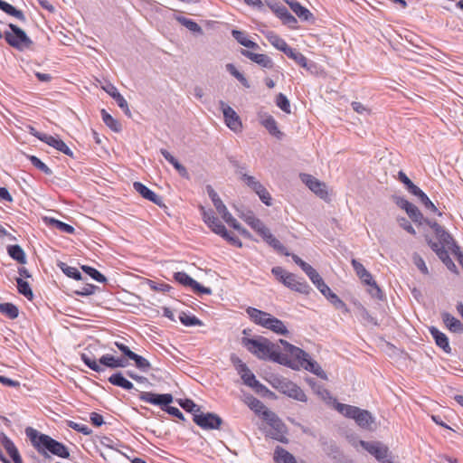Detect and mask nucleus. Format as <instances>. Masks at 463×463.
Masks as SVG:
<instances>
[{"label":"nucleus","instance_id":"nucleus-46","mask_svg":"<svg viewBox=\"0 0 463 463\" xmlns=\"http://www.w3.org/2000/svg\"><path fill=\"white\" fill-rule=\"evenodd\" d=\"M0 312L10 319L16 318L19 314L17 307L12 303H0Z\"/></svg>","mask_w":463,"mask_h":463},{"label":"nucleus","instance_id":"nucleus-33","mask_svg":"<svg viewBox=\"0 0 463 463\" xmlns=\"http://www.w3.org/2000/svg\"><path fill=\"white\" fill-rule=\"evenodd\" d=\"M291 10L303 21H310L314 19L313 14L308 9L300 5V3L292 1H287Z\"/></svg>","mask_w":463,"mask_h":463},{"label":"nucleus","instance_id":"nucleus-18","mask_svg":"<svg viewBox=\"0 0 463 463\" xmlns=\"http://www.w3.org/2000/svg\"><path fill=\"white\" fill-rule=\"evenodd\" d=\"M206 193L211 198L214 207L216 208V211L222 215V218L224 221L229 223L232 221V218L230 216V213L227 211L226 206L217 194V193L214 191L212 185L208 184L206 185Z\"/></svg>","mask_w":463,"mask_h":463},{"label":"nucleus","instance_id":"nucleus-41","mask_svg":"<svg viewBox=\"0 0 463 463\" xmlns=\"http://www.w3.org/2000/svg\"><path fill=\"white\" fill-rule=\"evenodd\" d=\"M175 18L178 23L186 27L189 31L200 34L203 33L202 27L194 21L181 15H175Z\"/></svg>","mask_w":463,"mask_h":463},{"label":"nucleus","instance_id":"nucleus-42","mask_svg":"<svg viewBox=\"0 0 463 463\" xmlns=\"http://www.w3.org/2000/svg\"><path fill=\"white\" fill-rule=\"evenodd\" d=\"M44 220H45L46 223L55 227L56 229H58L59 231H61L62 232H65L68 234H72L75 231V229L71 225L62 222L54 218L45 217Z\"/></svg>","mask_w":463,"mask_h":463},{"label":"nucleus","instance_id":"nucleus-54","mask_svg":"<svg viewBox=\"0 0 463 463\" xmlns=\"http://www.w3.org/2000/svg\"><path fill=\"white\" fill-rule=\"evenodd\" d=\"M82 270L98 282H105L106 277L96 269L90 266H82Z\"/></svg>","mask_w":463,"mask_h":463},{"label":"nucleus","instance_id":"nucleus-44","mask_svg":"<svg viewBox=\"0 0 463 463\" xmlns=\"http://www.w3.org/2000/svg\"><path fill=\"white\" fill-rule=\"evenodd\" d=\"M285 54L288 58L293 59L301 67L307 68V60L301 52L289 47V49H287V52H285Z\"/></svg>","mask_w":463,"mask_h":463},{"label":"nucleus","instance_id":"nucleus-55","mask_svg":"<svg viewBox=\"0 0 463 463\" xmlns=\"http://www.w3.org/2000/svg\"><path fill=\"white\" fill-rule=\"evenodd\" d=\"M276 105L285 113L289 114L291 112L290 110V103L288 98L282 94L279 93L276 98Z\"/></svg>","mask_w":463,"mask_h":463},{"label":"nucleus","instance_id":"nucleus-11","mask_svg":"<svg viewBox=\"0 0 463 463\" xmlns=\"http://www.w3.org/2000/svg\"><path fill=\"white\" fill-rule=\"evenodd\" d=\"M254 231L267 244L272 247L279 253L289 256V252L287 250L286 247L271 233L270 230L263 223V222Z\"/></svg>","mask_w":463,"mask_h":463},{"label":"nucleus","instance_id":"nucleus-60","mask_svg":"<svg viewBox=\"0 0 463 463\" xmlns=\"http://www.w3.org/2000/svg\"><path fill=\"white\" fill-rule=\"evenodd\" d=\"M220 106L224 116L225 124L232 129V108L223 101H220Z\"/></svg>","mask_w":463,"mask_h":463},{"label":"nucleus","instance_id":"nucleus-32","mask_svg":"<svg viewBox=\"0 0 463 463\" xmlns=\"http://www.w3.org/2000/svg\"><path fill=\"white\" fill-rule=\"evenodd\" d=\"M354 420L360 427L364 429H371L372 424L373 423V418L372 414L368 411L362 410L360 408Z\"/></svg>","mask_w":463,"mask_h":463},{"label":"nucleus","instance_id":"nucleus-58","mask_svg":"<svg viewBox=\"0 0 463 463\" xmlns=\"http://www.w3.org/2000/svg\"><path fill=\"white\" fill-rule=\"evenodd\" d=\"M439 258L450 271H457V267L447 250L439 252Z\"/></svg>","mask_w":463,"mask_h":463},{"label":"nucleus","instance_id":"nucleus-28","mask_svg":"<svg viewBox=\"0 0 463 463\" xmlns=\"http://www.w3.org/2000/svg\"><path fill=\"white\" fill-rule=\"evenodd\" d=\"M233 39H235L241 45L248 48L250 51L260 50V45L251 41L248 33L245 32L233 30Z\"/></svg>","mask_w":463,"mask_h":463},{"label":"nucleus","instance_id":"nucleus-31","mask_svg":"<svg viewBox=\"0 0 463 463\" xmlns=\"http://www.w3.org/2000/svg\"><path fill=\"white\" fill-rule=\"evenodd\" d=\"M160 153L165 157V159L175 168L181 176L189 179L190 176L187 169L183 165H181L166 149L161 148Z\"/></svg>","mask_w":463,"mask_h":463},{"label":"nucleus","instance_id":"nucleus-63","mask_svg":"<svg viewBox=\"0 0 463 463\" xmlns=\"http://www.w3.org/2000/svg\"><path fill=\"white\" fill-rule=\"evenodd\" d=\"M179 404L184 410L193 412V414L195 413L197 408H200L192 400L189 399L180 400Z\"/></svg>","mask_w":463,"mask_h":463},{"label":"nucleus","instance_id":"nucleus-26","mask_svg":"<svg viewBox=\"0 0 463 463\" xmlns=\"http://www.w3.org/2000/svg\"><path fill=\"white\" fill-rule=\"evenodd\" d=\"M266 322V326H264L267 329L271 330L272 332L281 335H288V330L285 324L278 319L277 317L270 316V317H268V321Z\"/></svg>","mask_w":463,"mask_h":463},{"label":"nucleus","instance_id":"nucleus-23","mask_svg":"<svg viewBox=\"0 0 463 463\" xmlns=\"http://www.w3.org/2000/svg\"><path fill=\"white\" fill-rule=\"evenodd\" d=\"M303 181L306 183L308 188L319 197L325 198L327 195L326 184L312 175H306L303 177Z\"/></svg>","mask_w":463,"mask_h":463},{"label":"nucleus","instance_id":"nucleus-51","mask_svg":"<svg viewBox=\"0 0 463 463\" xmlns=\"http://www.w3.org/2000/svg\"><path fill=\"white\" fill-rule=\"evenodd\" d=\"M435 234L441 244L449 247L453 243L452 237L443 229L442 226L435 232Z\"/></svg>","mask_w":463,"mask_h":463},{"label":"nucleus","instance_id":"nucleus-43","mask_svg":"<svg viewBox=\"0 0 463 463\" xmlns=\"http://www.w3.org/2000/svg\"><path fill=\"white\" fill-rule=\"evenodd\" d=\"M102 120L114 132L121 131V124L105 109L101 110Z\"/></svg>","mask_w":463,"mask_h":463},{"label":"nucleus","instance_id":"nucleus-4","mask_svg":"<svg viewBox=\"0 0 463 463\" xmlns=\"http://www.w3.org/2000/svg\"><path fill=\"white\" fill-rule=\"evenodd\" d=\"M279 344L280 345V354L286 355L289 362L288 364H281L282 365L288 366L292 369H298L301 367L307 357H308V354L307 352L285 340L280 339Z\"/></svg>","mask_w":463,"mask_h":463},{"label":"nucleus","instance_id":"nucleus-2","mask_svg":"<svg viewBox=\"0 0 463 463\" xmlns=\"http://www.w3.org/2000/svg\"><path fill=\"white\" fill-rule=\"evenodd\" d=\"M25 433L34 449L44 458H50L48 452L62 458L70 457L68 448L49 435L41 433L32 427L26 428Z\"/></svg>","mask_w":463,"mask_h":463},{"label":"nucleus","instance_id":"nucleus-34","mask_svg":"<svg viewBox=\"0 0 463 463\" xmlns=\"http://www.w3.org/2000/svg\"><path fill=\"white\" fill-rule=\"evenodd\" d=\"M260 123L265 127L270 135L279 138L281 137L282 133L278 128L277 122L272 116L266 115L261 117Z\"/></svg>","mask_w":463,"mask_h":463},{"label":"nucleus","instance_id":"nucleus-52","mask_svg":"<svg viewBox=\"0 0 463 463\" xmlns=\"http://www.w3.org/2000/svg\"><path fill=\"white\" fill-rule=\"evenodd\" d=\"M29 160L33 166H35L40 171L43 172L47 175H52V171L43 162H42L35 156H29Z\"/></svg>","mask_w":463,"mask_h":463},{"label":"nucleus","instance_id":"nucleus-17","mask_svg":"<svg viewBox=\"0 0 463 463\" xmlns=\"http://www.w3.org/2000/svg\"><path fill=\"white\" fill-rule=\"evenodd\" d=\"M283 284L292 290L302 294H308L310 287L304 279L298 278L295 274L290 273L284 279Z\"/></svg>","mask_w":463,"mask_h":463},{"label":"nucleus","instance_id":"nucleus-15","mask_svg":"<svg viewBox=\"0 0 463 463\" xmlns=\"http://www.w3.org/2000/svg\"><path fill=\"white\" fill-rule=\"evenodd\" d=\"M142 402L158 406H167L173 402V395L170 393L156 394L150 392H143L139 395Z\"/></svg>","mask_w":463,"mask_h":463},{"label":"nucleus","instance_id":"nucleus-39","mask_svg":"<svg viewBox=\"0 0 463 463\" xmlns=\"http://www.w3.org/2000/svg\"><path fill=\"white\" fill-rule=\"evenodd\" d=\"M274 459L278 463H297L294 456L281 447L275 449Z\"/></svg>","mask_w":463,"mask_h":463},{"label":"nucleus","instance_id":"nucleus-25","mask_svg":"<svg viewBox=\"0 0 463 463\" xmlns=\"http://www.w3.org/2000/svg\"><path fill=\"white\" fill-rule=\"evenodd\" d=\"M430 332L434 338L436 345L439 346L445 353L449 354L451 352V348L449 346L447 335L434 326L430 328Z\"/></svg>","mask_w":463,"mask_h":463},{"label":"nucleus","instance_id":"nucleus-8","mask_svg":"<svg viewBox=\"0 0 463 463\" xmlns=\"http://www.w3.org/2000/svg\"><path fill=\"white\" fill-rule=\"evenodd\" d=\"M361 447L368 453L373 455L380 463H398L395 462L389 448L380 441H360Z\"/></svg>","mask_w":463,"mask_h":463},{"label":"nucleus","instance_id":"nucleus-56","mask_svg":"<svg viewBox=\"0 0 463 463\" xmlns=\"http://www.w3.org/2000/svg\"><path fill=\"white\" fill-rule=\"evenodd\" d=\"M180 321L186 326H201L202 322L194 316L182 313L179 317Z\"/></svg>","mask_w":463,"mask_h":463},{"label":"nucleus","instance_id":"nucleus-10","mask_svg":"<svg viewBox=\"0 0 463 463\" xmlns=\"http://www.w3.org/2000/svg\"><path fill=\"white\" fill-rule=\"evenodd\" d=\"M194 421L202 429L204 430H214L218 429L222 423V419L216 414L201 411L200 408H197L195 413H194Z\"/></svg>","mask_w":463,"mask_h":463},{"label":"nucleus","instance_id":"nucleus-13","mask_svg":"<svg viewBox=\"0 0 463 463\" xmlns=\"http://www.w3.org/2000/svg\"><path fill=\"white\" fill-rule=\"evenodd\" d=\"M33 136L36 137L41 141L46 143L47 145L54 147L58 151L69 156H73V153L71 149L60 138L45 134V133H40L35 132L33 133Z\"/></svg>","mask_w":463,"mask_h":463},{"label":"nucleus","instance_id":"nucleus-27","mask_svg":"<svg viewBox=\"0 0 463 463\" xmlns=\"http://www.w3.org/2000/svg\"><path fill=\"white\" fill-rule=\"evenodd\" d=\"M266 322V326H264L267 329L271 330L272 332L281 335H288V330L285 324L278 319L277 317L270 316V317H268V321Z\"/></svg>","mask_w":463,"mask_h":463},{"label":"nucleus","instance_id":"nucleus-6","mask_svg":"<svg viewBox=\"0 0 463 463\" xmlns=\"http://www.w3.org/2000/svg\"><path fill=\"white\" fill-rule=\"evenodd\" d=\"M8 26L11 31L5 32L4 38L10 46L18 51L30 49L33 46V41L23 29L14 24H9Z\"/></svg>","mask_w":463,"mask_h":463},{"label":"nucleus","instance_id":"nucleus-19","mask_svg":"<svg viewBox=\"0 0 463 463\" xmlns=\"http://www.w3.org/2000/svg\"><path fill=\"white\" fill-rule=\"evenodd\" d=\"M102 89L115 99L118 106L124 111V113L131 117V112L128 108V104L125 98L118 92V89L111 83H108L105 86H102Z\"/></svg>","mask_w":463,"mask_h":463},{"label":"nucleus","instance_id":"nucleus-47","mask_svg":"<svg viewBox=\"0 0 463 463\" xmlns=\"http://www.w3.org/2000/svg\"><path fill=\"white\" fill-rule=\"evenodd\" d=\"M336 410L345 417L354 419V416L357 413L359 408L348 404L337 403Z\"/></svg>","mask_w":463,"mask_h":463},{"label":"nucleus","instance_id":"nucleus-29","mask_svg":"<svg viewBox=\"0 0 463 463\" xmlns=\"http://www.w3.org/2000/svg\"><path fill=\"white\" fill-rule=\"evenodd\" d=\"M247 314L249 315L250 318L257 325H260L261 326H266V322L268 321V317H270V314L261 311L260 309L249 307L246 309Z\"/></svg>","mask_w":463,"mask_h":463},{"label":"nucleus","instance_id":"nucleus-53","mask_svg":"<svg viewBox=\"0 0 463 463\" xmlns=\"http://www.w3.org/2000/svg\"><path fill=\"white\" fill-rule=\"evenodd\" d=\"M269 40L274 47L282 51L284 53L287 52V49H289L288 43L276 34L269 36Z\"/></svg>","mask_w":463,"mask_h":463},{"label":"nucleus","instance_id":"nucleus-48","mask_svg":"<svg viewBox=\"0 0 463 463\" xmlns=\"http://www.w3.org/2000/svg\"><path fill=\"white\" fill-rule=\"evenodd\" d=\"M17 282V289L18 292L24 295L28 299H32L33 297V291L30 288V285L27 281L24 280L22 278L16 279Z\"/></svg>","mask_w":463,"mask_h":463},{"label":"nucleus","instance_id":"nucleus-20","mask_svg":"<svg viewBox=\"0 0 463 463\" xmlns=\"http://www.w3.org/2000/svg\"><path fill=\"white\" fill-rule=\"evenodd\" d=\"M241 53L250 59L251 61L257 63L262 68H273V61L267 54L255 53L252 51L241 49Z\"/></svg>","mask_w":463,"mask_h":463},{"label":"nucleus","instance_id":"nucleus-3","mask_svg":"<svg viewBox=\"0 0 463 463\" xmlns=\"http://www.w3.org/2000/svg\"><path fill=\"white\" fill-rule=\"evenodd\" d=\"M235 173L238 180L241 181L244 186L258 194L259 198L265 205L270 206L272 204L270 194L255 176L244 172L242 168L236 170Z\"/></svg>","mask_w":463,"mask_h":463},{"label":"nucleus","instance_id":"nucleus-64","mask_svg":"<svg viewBox=\"0 0 463 463\" xmlns=\"http://www.w3.org/2000/svg\"><path fill=\"white\" fill-rule=\"evenodd\" d=\"M367 285L370 287L368 292L373 298L383 299V294L374 280L373 283H370Z\"/></svg>","mask_w":463,"mask_h":463},{"label":"nucleus","instance_id":"nucleus-50","mask_svg":"<svg viewBox=\"0 0 463 463\" xmlns=\"http://www.w3.org/2000/svg\"><path fill=\"white\" fill-rule=\"evenodd\" d=\"M129 359L133 360L136 364V366L143 372H146L151 366L150 363L146 358L137 354L136 353H134L132 357Z\"/></svg>","mask_w":463,"mask_h":463},{"label":"nucleus","instance_id":"nucleus-59","mask_svg":"<svg viewBox=\"0 0 463 463\" xmlns=\"http://www.w3.org/2000/svg\"><path fill=\"white\" fill-rule=\"evenodd\" d=\"M327 299L330 301V303L336 308V309H341L343 310L345 313H348L349 312V309L347 308L346 305L345 304V302L340 299L335 293H333L332 295H330L329 298H327Z\"/></svg>","mask_w":463,"mask_h":463},{"label":"nucleus","instance_id":"nucleus-62","mask_svg":"<svg viewBox=\"0 0 463 463\" xmlns=\"http://www.w3.org/2000/svg\"><path fill=\"white\" fill-rule=\"evenodd\" d=\"M359 315L361 317L369 324L377 325L376 320L369 314L368 310L361 304L357 306Z\"/></svg>","mask_w":463,"mask_h":463},{"label":"nucleus","instance_id":"nucleus-9","mask_svg":"<svg viewBox=\"0 0 463 463\" xmlns=\"http://www.w3.org/2000/svg\"><path fill=\"white\" fill-rule=\"evenodd\" d=\"M263 420L271 428V430L268 432V435L270 438L283 443L288 441L287 438L285 437V434L287 433V427L275 412L272 411H265Z\"/></svg>","mask_w":463,"mask_h":463},{"label":"nucleus","instance_id":"nucleus-57","mask_svg":"<svg viewBox=\"0 0 463 463\" xmlns=\"http://www.w3.org/2000/svg\"><path fill=\"white\" fill-rule=\"evenodd\" d=\"M242 219L244 220V222L249 225L250 226L253 230H255L258 226L260 225V223L262 222L261 220H260L259 218H257L252 213L249 212L245 214H243L242 216Z\"/></svg>","mask_w":463,"mask_h":463},{"label":"nucleus","instance_id":"nucleus-35","mask_svg":"<svg viewBox=\"0 0 463 463\" xmlns=\"http://www.w3.org/2000/svg\"><path fill=\"white\" fill-rule=\"evenodd\" d=\"M301 367L307 371L311 372L312 373L316 374L317 376L322 379H326V373L316 361L311 359L309 354L308 357H307L305 362L302 364Z\"/></svg>","mask_w":463,"mask_h":463},{"label":"nucleus","instance_id":"nucleus-40","mask_svg":"<svg viewBox=\"0 0 463 463\" xmlns=\"http://www.w3.org/2000/svg\"><path fill=\"white\" fill-rule=\"evenodd\" d=\"M0 9L22 22H25L26 20L24 14L21 10H17L14 6L5 1L0 0Z\"/></svg>","mask_w":463,"mask_h":463},{"label":"nucleus","instance_id":"nucleus-12","mask_svg":"<svg viewBox=\"0 0 463 463\" xmlns=\"http://www.w3.org/2000/svg\"><path fill=\"white\" fill-rule=\"evenodd\" d=\"M204 222L212 229L213 232L221 235L228 241H232V236L228 233L225 226L219 221L212 212L205 210L203 206H200Z\"/></svg>","mask_w":463,"mask_h":463},{"label":"nucleus","instance_id":"nucleus-24","mask_svg":"<svg viewBox=\"0 0 463 463\" xmlns=\"http://www.w3.org/2000/svg\"><path fill=\"white\" fill-rule=\"evenodd\" d=\"M244 402L262 420L264 419V412L270 411L263 402L251 395H246L244 397Z\"/></svg>","mask_w":463,"mask_h":463},{"label":"nucleus","instance_id":"nucleus-49","mask_svg":"<svg viewBox=\"0 0 463 463\" xmlns=\"http://www.w3.org/2000/svg\"><path fill=\"white\" fill-rule=\"evenodd\" d=\"M59 267L66 274L68 277L72 278L74 279L80 280L81 279V273L74 267L68 266L66 263L61 262Z\"/></svg>","mask_w":463,"mask_h":463},{"label":"nucleus","instance_id":"nucleus-38","mask_svg":"<svg viewBox=\"0 0 463 463\" xmlns=\"http://www.w3.org/2000/svg\"><path fill=\"white\" fill-rule=\"evenodd\" d=\"M109 382L115 385V386H118V387H121L125 390H131L134 388V385L131 382H129L128 380H127L123 374L121 373H113L109 378Z\"/></svg>","mask_w":463,"mask_h":463},{"label":"nucleus","instance_id":"nucleus-1","mask_svg":"<svg viewBox=\"0 0 463 463\" xmlns=\"http://www.w3.org/2000/svg\"><path fill=\"white\" fill-rule=\"evenodd\" d=\"M241 344L250 354L261 360H269L278 364H288L286 355L280 354V345L266 337L258 335L252 338L243 336Z\"/></svg>","mask_w":463,"mask_h":463},{"label":"nucleus","instance_id":"nucleus-7","mask_svg":"<svg viewBox=\"0 0 463 463\" xmlns=\"http://www.w3.org/2000/svg\"><path fill=\"white\" fill-rule=\"evenodd\" d=\"M81 360L84 362V364L90 368L91 370L100 373L103 372L104 369L101 365H104L106 367L109 368H118V367H125L127 365V363L124 359L121 358H116L113 355L110 354H105L102 355L99 358V363H97L96 359L92 358L90 354L86 353H82Z\"/></svg>","mask_w":463,"mask_h":463},{"label":"nucleus","instance_id":"nucleus-45","mask_svg":"<svg viewBox=\"0 0 463 463\" xmlns=\"http://www.w3.org/2000/svg\"><path fill=\"white\" fill-rule=\"evenodd\" d=\"M8 254L21 264L26 262V257L24 250L19 245H12L8 247Z\"/></svg>","mask_w":463,"mask_h":463},{"label":"nucleus","instance_id":"nucleus-61","mask_svg":"<svg viewBox=\"0 0 463 463\" xmlns=\"http://www.w3.org/2000/svg\"><path fill=\"white\" fill-rule=\"evenodd\" d=\"M412 260L415 266L423 273L429 274L428 267L424 261V260L417 253H414L412 256Z\"/></svg>","mask_w":463,"mask_h":463},{"label":"nucleus","instance_id":"nucleus-22","mask_svg":"<svg viewBox=\"0 0 463 463\" xmlns=\"http://www.w3.org/2000/svg\"><path fill=\"white\" fill-rule=\"evenodd\" d=\"M135 190L141 194L145 199L149 200L158 206L164 205L163 200L160 196L156 194L153 191L147 188L145 184L140 182H135L133 184Z\"/></svg>","mask_w":463,"mask_h":463},{"label":"nucleus","instance_id":"nucleus-36","mask_svg":"<svg viewBox=\"0 0 463 463\" xmlns=\"http://www.w3.org/2000/svg\"><path fill=\"white\" fill-rule=\"evenodd\" d=\"M442 319L447 327L453 333H462L463 324L449 313L442 314Z\"/></svg>","mask_w":463,"mask_h":463},{"label":"nucleus","instance_id":"nucleus-37","mask_svg":"<svg viewBox=\"0 0 463 463\" xmlns=\"http://www.w3.org/2000/svg\"><path fill=\"white\" fill-rule=\"evenodd\" d=\"M2 445L4 446L9 456L13 458L14 463H23L16 447L8 437L4 436L2 438Z\"/></svg>","mask_w":463,"mask_h":463},{"label":"nucleus","instance_id":"nucleus-14","mask_svg":"<svg viewBox=\"0 0 463 463\" xmlns=\"http://www.w3.org/2000/svg\"><path fill=\"white\" fill-rule=\"evenodd\" d=\"M175 279L179 282L180 284L190 287L193 288V290L196 293L200 294H207L210 295L212 293V290L210 288H206L199 284L197 281H195L194 279H192L189 275H187L185 272L179 271L175 272Z\"/></svg>","mask_w":463,"mask_h":463},{"label":"nucleus","instance_id":"nucleus-5","mask_svg":"<svg viewBox=\"0 0 463 463\" xmlns=\"http://www.w3.org/2000/svg\"><path fill=\"white\" fill-rule=\"evenodd\" d=\"M233 364L236 366L238 374H240L242 383L245 385L250 387L255 392L261 395H268L269 393H271L265 385L256 379L254 373L240 359L233 358Z\"/></svg>","mask_w":463,"mask_h":463},{"label":"nucleus","instance_id":"nucleus-16","mask_svg":"<svg viewBox=\"0 0 463 463\" xmlns=\"http://www.w3.org/2000/svg\"><path fill=\"white\" fill-rule=\"evenodd\" d=\"M279 392L299 402H307V395L302 389L289 380H286Z\"/></svg>","mask_w":463,"mask_h":463},{"label":"nucleus","instance_id":"nucleus-30","mask_svg":"<svg viewBox=\"0 0 463 463\" xmlns=\"http://www.w3.org/2000/svg\"><path fill=\"white\" fill-rule=\"evenodd\" d=\"M351 263L356 275L364 284L373 283V279L371 273L364 268V266L361 262L353 259Z\"/></svg>","mask_w":463,"mask_h":463},{"label":"nucleus","instance_id":"nucleus-21","mask_svg":"<svg viewBox=\"0 0 463 463\" xmlns=\"http://www.w3.org/2000/svg\"><path fill=\"white\" fill-rule=\"evenodd\" d=\"M396 203L399 207L405 210L409 217L413 222H420V220L422 219V214L418 209V207L415 206L413 203H410L405 198L398 197L396 199Z\"/></svg>","mask_w":463,"mask_h":463}]
</instances>
